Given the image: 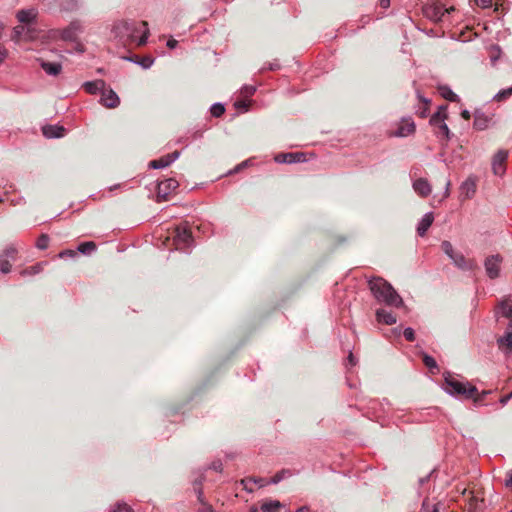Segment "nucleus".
Segmentation results:
<instances>
[{"mask_svg": "<svg viewBox=\"0 0 512 512\" xmlns=\"http://www.w3.org/2000/svg\"><path fill=\"white\" fill-rule=\"evenodd\" d=\"M461 116H462L464 119H466V120H469V119H470V117H471V116H470L469 111H467V110L462 111V112H461Z\"/></svg>", "mask_w": 512, "mask_h": 512, "instance_id": "6e6d98bb", "label": "nucleus"}, {"mask_svg": "<svg viewBox=\"0 0 512 512\" xmlns=\"http://www.w3.org/2000/svg\"><path fill=\"white\" fill-rule=\"evenodd\" d=\"M511 393H512V391H511Z\"/></svg>", "mask_w": 512, "mask_h": 512, "instance_id": "69168bd1", "label": "nucleus"}, {"mask_svg": "<svg viewBox=\"0 0 512 512\" xmlns=\"http://www.w3.org/2000/svg\"><path fill=\"white\" fill-rule=\"evenodd\" d=\"M17 250L14 247H8L6 248L3 253L0 256H3L4 258L8 260L14 261L16 258Z\"/></svg>", "mask_w": 512, "mask_h": 512, "instance_id": "ea45409f", "label": "nucleus"}, {"mask_svg": "<svg viewBox=\"0 0 512 512\" xmlns=\"http://www.w3.org/2000/svg\"><path fill=\"white\" fill-rule=\"evenodd\" d=\"M67 253H69L70 255H74L75 254V252L72 251V250L67 251Z\"/></svg>", "mask_w": 512, "mask_h": 512, "instance_id": "052dcab7", "label": "nucleus"}, {"mask_svg": "<svg viewBox=\"0 0 512 512\" xmlns=\"http://www.w3.org/2000/svg\"><path fill=\"white\" fill-rule=\"evenodd\" d=\"M415 131V124L411 120H403L398 131V135L406 136Z\"/></svg>", "mask_w": 512, "mask_h": 512, "instance_id": "a878e982", "label": "nucleus"}, {"mask_svg": "<svg viewBox=\"0 0 512 512\" xmlns=\"http://www.w3.org/2000/svg\"><path fill=\"white\" fill-rule=\"evenodd\" d=\"M369 288L374 297L388 306L401 307L403 300L393 286L381 277H374L369 281Z\"/></svg>", "mask_w": 512, "mask_h": 512, "instance_id": "f03ea898", "label": "nucleus"}, {"mask_svg": "<svg viewBox=\"0 0 512 512\" xmlns=\"http://www.w3.org/2000/svg\"><path fill=\"white\" fill-rule=\"evenodd\" d=\"M434 221L433 213H427L424 215L417 227V233L419 236H424L427 230L430 228Z\"/></svg>", "mask_w": 512, "mask_h": 512, "instance_id": "a211bd4d", "label": "nucleus"}, {"mask_svg": "<svg viewBox=\"0 0 512 512\" xmlns=\"http://www.w3.org/2000/svg\"><path fill=\"white\" fill-rule=\"evenodd\" d=\"M40 271H41V265L36 264V265H33V266L23 269L21 271V275L22 276L35 275V274H38Z\"/></svg>", "mask_w": 512, "mask_h": 512, "instance_id": "c9c22d12", "label": "nucleus"}, {"mask_svg": "<svg viewBox=\"0 0 512 512\" xmlns=\"http://www.w3.org/2000/svg\"><path fill=\"white\" fill-rule=\"evenodd\" d=\"M179 156L178 151H174L173 153L167 154L159 159H155L149 162V167L153 169H159L169 166L173 161H175Z\"/></svg>", "mask_w": 512, "mask_h": 512, "instance_id": "9b49d317", "label": "nucleus"}, {"mask_svg": "<svg viewBox=\"0 0 512 512\" xmlns=\"http://www.w3.org/2000/svg\"><path fill=\"white\" fill-rule=\"evenodd\" d=\"M100 102L106 108L112 109L120 104V99L113 89L105 87L102 90Z\"/></svg>", "mask_w": 512, "mask_h": 512, "instance_id": "6e6552de", "label": "nucleus"}, {"mask_svg": "<svg viewBox=\"0 0 512 512\" xmlns=\"http://www.w3.org/2000/svg\"><path fill=\"white\" fill-rule=\"evenodd\" d=\"M288 474L290 475V472L289 470H286V469H283L279 472H277L270 480L269 482L270 483H273V484H277L279 483L282 479H284L285 475Z\"/></svg>", "mask_w": 512, "mask_h": 512, "instance_id": "a19ab883", "label": "nucleus"}, {"mask_svg": "<svg viewBox=\"0 0 512 512\" xmlns=\"http://www.w3.org/2000/svg\"><path fill=\"white\" fill-rule=\"evenodd\" d=\"M496 314L501 315L505 318L511 317L512 316V300L505 299L504 301H502L496 311Z\"/></svg>", "mask_w": 512, "mask_h": 512, "instance_id": "5701e85b", "label": "nucleus"}, {"mask_svg": "<svg viewBox=\"0 0 512 512\" xmlns=\"http://www.w3.org/2000/svg\"><path fill=\"white\" fill-rule=\"evenodd\" d=\"M111 512H133V510L126 503H118Z\"/></svg>", "mask_w": 512, "mask_h": 512, "instance_id": "c03bdc74", "label": "nucleus"}, {"mask_svg": "<svg viewBox=\"0 0 512 512\" xmlns=\"http://www.w3.org/2000/svg\"><path fill=\"white\" fill-rule=\"evenodd\" d=\"M413 188L418 195L426 197L431 193V185L424 178H419L413 183Z\"/></svg>", "mask_w": 512, "mask_h": 512, "instance_id": "2eb2a0df", "label": "nucleus"}, {"mask_svg": "<svg viewBox=\"0 0 512 512\" xmlns=\"http://www.w3.org/2000/svg\"><path fill=\"white\" fill-rule=\"evenodd\" d=\"M499 349L504 353L509 354L512 349V331H507L503 337L498 339Z\"/></svg>", "mask_w": 512, "mask_h": 512, "instance_id": "6ab92c4d", "label": "nucleus"}, {"mask_svg": "<svg viewBox=\"0 0 512 512\" xmlns=\"http://www.w3.org/2000/svg\"><path fill=\"white\" fill-rule=\"evenodd\" d=\"M281 507L282 503L278 500H266L261 504L263 512H279Z\"/></svg>", "mask_w": 512, "mask_h": 512, "instance_id": "b1692460", "label": "nucleus"}, {"mask_svg": "<svg viewBox=\"0 0 512 512\" xmlns=\"http://www.w3.org/2000/svg\"><path fill=\"white\" fill-rule=\"evenodd\" d=\"M421 512H439L438 503H434L428 498L424 499Z\"/></svg>", "mask_w": 512, "mask_h": 512, "instance_id": "c756f323", "label": "nucleus"}, {"mask_svg": "<svg viewBox=\"0 0 512 512\" xmlns=\"http://www.w3.org/2000/svg\"><path fill=\"white\" fill-rule=\"evenodd\" d=\"M439 92L443 98L451 102H455L458 100V96L447 86L439 87Z\"/></svg>", "mask_w": 512, "mask_h": 512, "instance_id": "cd10ccee", "label": "nucleus"}, {"mask_svg": "<svg viewBox=\"0 0 512 512\" xmlns=\"http://www.w3.org/2000/svg\"><path fill=\"white\" fill-rule=\"evenodd\" d=\"M177 44H178V42L175 39H169L168 42H167V46L170 49H174L177 46Z\"/></svg>", "mask_w": 512, "mask_h": 512, "instance_id": "603ef678", "label": "nucleus"}, {"mask_svg": "<svg viewBox=\"0 0 512 512\" xmlns=\"http://www.w3.org/2000/svg\"><path fill=\"white\" fill-rule=\"evenodd\" d=\"M178 186V181L173 178L161 181L157 187L158 202L168 200L169 196L177 189Z\"/></svg>", "mask_w": 512, "mask_h": 512, "instance_id": "423d86ee", "label": "nucleus"}, {"mask_svg": "<svg viewBox=\"0 0 512 512\" xmlns=\"http://www.w3.org/2000/svg\"><path fill=\"white\" fill-rule=\"evenodd\" d=\"M446 110V105L440 106L438 111L431 116L430 124L434 127L436 136L447 142L450 139V130L444 122L447 118Z\"/></svg>", "mask_w": 512, "mask_h": 512, "instance_id": "20e7f679", "label": "nucleus"}, {"mask_svg": "<svg viewBox=\"0 0 512 512\" xmlns=\"http://www.w3.org/2000/svg\"><path fill=\"white\" fill-rule=\"evenodd\" d=\"M508 157V152L500 150L493 158V172L495 175L502 176L505 173V163Z\"/></svg>", "mask_w": 512, "mask_h": 512, "instance_id": "1a4fd4ad", "label": "nucleus"}, {"mask_svg": "<svg viewBox=\"0 0 512 512\" xmlns=\"http://www.w3.org/2000/svg\"><path fill=\"white\" fill-rule=\"evenodd\" d=\"M423 362L429 368H436L437 367L435 359L433 357H431V356L424 355Z\"/></svg>", "mask_w": 512, "mask_h": 512, "instance_id": "a18cd8bd", "label": "nucleus"}, {"mask_svg": "<svg viewBox=\"0 0 512 512\" xmlns=\"http://www.w3.org/2000/svg\"><path fill=\"white\" fill-rule=\"evenodd\" d=\"M473 125L477 130H484L488 126V118L484 115H477L475 116Z\"/></svg>", "mask_w": 512, "mask_h": 512, "instance_id": "c85d7f7f", "label": "nucleus"}, {"mask_svg": "<svg viewBox=\"0 0 512 512\" xmlns=\"http://www.w3.org/2000/svg\"><path fill=\"white\" fill-rule=\"evenodd\" d=\"M476 179L474 177H468L460 187V194L464 199H470L476 192Z\"/></svg>", "mask_w": 512, "mask_h": 512, "instance_id": "ddd939ff", "label": "nucleus"}, {"mask_svg": "<svg viewBox=\"0 0 512 512\" xmlns=\"http://www.w3.org/2000/svg\"><path fill=\"white\" fill-rule=\"evenodd\" d=\"M37 16L35 9L19 10L17 12V19L21 23H31Z\"/></svg>", "mask_w": 512, "mask_h": 512, "instance_id": "aec40b11", "label": "nucleus"}, {"mask_svg": "<svg viewBox=\"0 0 512 512\" xmlns=\"http://www.w3.org/2000/svg\"><path fill=\"white\" fill-rule=\"evenodd\" d=\"M0 203H2V199H0Z\"/></svg>", "mask_w": 512, "mask_h": 512, "instance_id": "0e129e2a", "label": "nucleus"}, {"mask_svg": "<svg viewBox=\"0 0 512 512\" xmlns=\"http://www.w3.org/2000/svg\"><path fill=\"white\" fill-rule=\"evenodd\" d=\"M7 55V50L5 47L0 43V63L5 59Z\"/></svg>", "mask_w": 512, "mask_h": 512, "instance_id": "8fccbe9b", "label": "nucleus"}, {"mask_svg": "<svg viewBox=\"0 0 512 512\" xmlns=\"http://www.w3.org/2000/svg\"><path fill=\"white\" fill-rule=\"evenodd\" d=\"M502 262V257L500 255H492L486 258L485 260V270L487 275L494 279L499 276L500 272V263Z\"/></svg>", "mask_w": 512, "mask_h": 512, "instance_id": "0eeeda50", "label": "nucleus"}, {"mask_svg": "<svg viewBox=\"0 0 512 512\" xmlns=\"http://www.w3.org/2000/svg\"><path fill=\"white\" fill-rule=\"evenodd\" d=\"M24 31H25V28L23 26H16V27H14L11 39L13 41H15V42L20 41Z\"/></svg>", "mask_w": 512, "mask_h": 512, "instance_id": "58836bf2", "label": "nucleus"}, {"mask_svg": "<svg viewBox=\"0 0 512 512\" xmlns=\"http://www.w3.org/2000/svg\"><path fill=\"white\" fill-rule=\"evenodd\" d=\"M505 485L507 487H511L512 488V473H508L507 474V478L505 480Z\"/></svg>", "mask_w": 512, "mask_h": 512, "instance_id": "864d4df0", "label": "nucleus"}, {"mask_svg": "<svg viewBox=\"0 0 512 512\" xmlns=\"http://www.w3.org/2000/svg\"><path fill=\"white\" fill-rule=\"evenodd\" d=\"M445 384V390L452 395H461L466 398H472L477 393L475 386L462 383L453 377H447L445 379Z\"/></svg>", "mask_w": 512, "mask_h": 512, "instance_id": "39448f33", "label": "nucleus"}, {"mask_svg": "<svg viewBox=\"0 0 512 512\" xmlns=\"http://www.w3.org/2000/svg\"><path fill=\"white\" fill-rule=\"evenodd\" d=\"M296 512H311V510L308 507L303 506L300 507Z\"/></svg>", "mask_w": 512, "mask_h": 512, "instance_id": "4d7b16f0", "label": "nucleus"}, {"mask_svg": "<svg viewBox=\"0 0 512 512\" xmlns=\"http://www.w3.org/2000/svg\"><path fill=\"white\" fill-rule=\"evenodd\" d=\"M249 105H250V101L248 99H246V98L240 99V100H236L235 103H234L235 108L237 110H241V111H247Z\"/></svg>", "mask_w": 512, "mask_h": 512, "instance_id": "79ce46f5", "label": "nucleus"}, {"mask_svg": "<svg viewBox=\"0 0 512 512\" xmlns=\"http://www.w3.org/2000/svg\"><path fill=\"white\" fill-rule=\"evenodd\" d=\"M452 10H454L453 7L444 9L441 4L435 3L425 9V14L434 21H441L445 13H450Z\"/></svg>", "mask_w": 512, "mask_h": 512, "instance_id": "9d476101", "label": "nucleus"}, {"mask_svg": "<svg viewBox=\"0 0 512 512\" xmlns=\"http://www.w3.org/2000/svg\"><path fill=\"white\" fill-rule=\"evenodd\" d=\"M198 512H214L211 505L202 502L201 507L198 509Z\"/></svg>", "mask_w": 512, "mask_h": 512, "instance_id": "09e8293b", "label": "nucleus"}, {"mask_svg": "<svg viewBox=\"0 0 512 512\" xmlns=\"http://www.w3.org/2000/svg\"><path fill=\"white\" fill-rule=\"evenodd\" d=\"M403 335H404L405 339L409 342H412L415 340V333L412 328H406L403 332Z\"/></svg>", "mask_w": 512, "mask_h": 512, "instance_id": "49530a36", "label": "nucleus"}, {"mask_svg": "<svg viewBox=\"0 0 512 512\" xmlns=\"http://www.w3.org/2000/svg\"><path fill=\"white\" fill-rule=\"evenodd\" d=\"M348 360H349V362L351 363V365H354V364H355V362H354V357H353V354H352V353H350V354H349Z\"/></svg>", "mask_w": 512, "mask_h": 512, "instance_id": "13d9d810", "label": "nucleus"}, {"mask_svg": "<svg viewBox=\"0 0 512 512\" xmlns=\"http://www.w3.org/2000/svg\"><path fill=\"white\" fill-rule=\"evenodd\" d=\"M376 319L379 323H383L386 325H392L396 323V316L385 309H378L376 311Z\"/></svg>", "mask_w": 512, "mask_h": 512, "instance_id": "dca6fc26", "label": "nucleus"}, {"mask_svg": "<svg viewBox=\"0 0 512 512\" xmlns=\"http://www.w3.org/2000/svg\"><path fill=\"white\" fill-rule=\"evenodd\" d=\"M48 245H49V236L47 234H41L36 241L37 248L44 250V249L48 248Z\"/></svg>", "mask_w": 512, "mask_h": 512, "instance_id": "f704fd0d", "label": "nucleus"}, {"mask_svg": "<svg viewBox=\"0 0 512 512\" xmlns=\"http://www.w3.org/2000/svg\"><path fill=\"white\" fill-rule=\"evenodd\" d=\"M0 271L4 274H7L11 271V263L10 260L0 256Z\"/></svg>", "mask_w": 512, "mask_h": 512, "instance_id": "4c0bfd02", "label": "nucleus"}, {"mask_svg": "<svg viewBox=\"0 0 512 512\" xmlns=\"http://www.w3.org/2000/svg\"><path fill=\"white\" fill-rule=\"evenodd\" d=\"M254 483H248V487H254Z\"/></svg>", "mask_w": 512, "mask_h": 512, "instance_id": "e2e57ef3", "label": "nucleus"}, {"mask_svg": "<svg viewBox=\"0 0 512 512\" xmlns=\"http://www.w3.org/2000/svg\"><path fill=\"white\" fill-rule=\"evenodd\" d=\"M248 483H254V484H258L260 487H263L267 484H269L270 482L269 481H266L265 479L263 478H257V477H248V478H245V479H242L241 480V484L243 485L244 489L248 492H253L254 491V487H248Z\"/></svg>", "mask_w": 512, "mask_h": 512, "instance_id": "4be33fe9", "label": "nucleus"}, {"mask_svg": "<svg viewBox=\"0 0 512 512\" xmlns=\"http://www.w3.org/2000/svg\"><path fill=\"white\" fill-rule=\"evenodd\" d=\"M274 160L278 163L303 162L305 161V154L302 152L280 153L275 156Z\"/></svg>", "mask_w": 512, "mask_h": 512, "instance_id": "f8f14e48", "label": "nucleus"}, {"mask_svg": "<svg viewBox=\"0 0 512 512\" xmlns=\"http://www.w3.org/2000/svg\"><path fill=\"white\" fill-rule=\"evenodd\" d=\"M210 112L214 117H220L224 114L225 107L220 103H216L212 105Z\"/></svg>", "mask_w": 512, "mask_h": 512, "instance_id": "e433bc0d", "label": "nucleus"}, {"mask_svg": "<svg viewBox=\"0 0 512 512\" xmlns=\"http://www.w3.org/2000/svg\"><path fill=\"white\" fill-rule=\"evenodd\" d=\"M511 96H512V87H509L507 89H503V90L499 91L495 95L494 100L497 101V102H502V101H505L506 99H508Z\"/></svg>", "mask_w": 512, "mask_h": 512, "instance_id": "2f4dec72", "label": "nucleus"}, {"mask_svg": "<svg viewBox=\"0 0 512 512\" xmlns=\"http://www.w3.org/2000/svg\"><path fill=\"white\" fill-rule=\"evenodd\" d=\"M419 99H420V106L417 109L416 113L421 118H426L428 116V112H429V108H430V101L423 97H419Z\"/></svg>", "mask_w": 512, "mask_h": 512, "instance_id": "bb28decb", "label": "nucleus"}, {"mask_svg": "<svg viewBox=\"0 0 512 512\" xmlns=\"http://www.w3.org/2000/svg\"><path fill=\"white\" fill-rule=\"evenodd\" d=\"M441 249L450 259L458 253L454 251L453 246L449 241H443L441 243Z\"/></svg>", "mask_w": 512, "mask_h": 512, "instance_id": "473e14b6", "label": "nucleus"}, {"mask_svg": "<svg viewBox=\"0 0 512 512\" xmlns=\"http://www.w3.org/2000/svg\"><path fill=\"white\" fill-rule=\"evenodd\" d=\"M469 495L470 496H469L468 502L465 506V509L468 512H475L478 509L479 500L476 496L472 495L471 492L469 493Z\"/></svg>", "mask_w": 512, "mask_h": 512, "instance_id": "7c9ffc66", "label": "nucleus"}, {"mask_svg": "<svg viewBox=\"0 0 512 512\" xmlns=\"http://www.w3.org/2000/svg\"><path fill=\"white\" fill-rule=\"evenodd\" d=\"M96 249V244L92 241L81 243L78 247V250L83 253H90Z\"/></svg>", "mask_w": 512, "mask_h": 512, "instance_id": "72a5a7b5", "label": "nucleus"}, {"mask_svg": "<svg viewBox=\"0 0 512 512\" xmlns=\"http://www.w3.org/2000/svg\"><path fill=\"white\" fill-rule=\"evenodd\" d=\"M451 260L455 266L464 271L473 270L477 266L474 260L467 259L462 253H457Z\"/></svg>", "mask_w": 512, "mask_h": 512, "instance_id": "4468645a", "label": "nucleus"}, {"mask_svg": "<svg viewBox=\"0 0 512 512\" xmlns=\"http://www.w3.org/2000/svg\"><path fill=\"white\" fill-rule=\"evenodd\" d=\"M41 67L47 74L53 75V76L58 75L62 68L59 63H52V62H46V61H42Z\"/></svg>", "mask_w": 512, "mask_h": 512, "instance_id": "393cba45", "label": "nucleus"}, {"mask_svg": "<svg viewBox=\"0 0 512 512\" xmlns=\"http://www.w3.org/2000/svg\"><path fill=\"white\" fill-rule=\"evenodd\" d=\"M446 186H447V188H446V192H445V197H447V196L449 195V186H450V181H447V182H446Z\"/></svg>", "mask_w": 512, "mask_h": 512, "instance_id": "bf43d9fd", "label": "nucleus"}, {"mask_svg": "<svg viewBox=\"0 0 512 512\" xmlns=\"http://www.w3.org/2000/svg\"><path fill=\"white\" fill-rule=\"evenodd\" d=\"M256 89L254 86H244L241 91H240V94L244 97V98H249L250 96H252L254 93H255Z\"/></svg>", "mask_w": 512, "mask_h": 512, "instance_id": "37998d69", "label": "nucleus"}, {"mask_svg": "<svg viewBox=\"0 0 512 512\" xmlns=\"http://www.w3.org/2000/svg\"><path fill=\"white\" fill-rule=\"evenodd\" d=\"M511 398H512V393H509V394H507V395L503 396V397L500 399V403H501L502 405H506V404H507V402H508Z\"/></svg>", "mask_w": 512, "mask_h": 512, "instance_id": "3c124183", "label": "nucleus"}, {"mask_svg": "<svg viewBox=\"0 0 512 512\" xmlns=\"http://www.w3.org/2000/svg\"><path fill=\"white\" fill-rule=\"evenodd\" d=\"M379 5L386 9L390 6V0H379Z\"/></svg>", "mask_w": 512, "mask_h": 512, "instance_id": "5fc2aeb1", "label": "nucleus"}, {"mask_svg": "<svg viewBox=\"0 0 512 512\" xmlns=\"http://www.w3.org/2000/svg\"><path fill=\"white\" fill-rule=\"evenodd\" d=\"M42 131L44 136L47 138H60L63 137L65 133V129L63 127L53 125L44 126Z\"/></svg>", "mask_w": 512, "mask_h": 512, "instance_id": "f3484780", "label": "nucleus"}, {"mask_svg": "<svg viewBox=\"0 0 512 512\" xmlns=\"http://www.w3.org/2000/svg\"><path fill=\"white\" fill-rule=\"evenodd\" d=\"M170 239L177 250H184L190 247L193 242L192 232L187 225L175 227L168 237V240Z\"/></svg>", "mask_w": 512, "mask_h": 512, "instance_id": "7ed1b4c3", "label": "nucleus"}, {"mask_svg": "<svg viewBox=\"0 0 512 512\" xmlns=\"http://www.w3.org/2000/svg\"><path fill=\"white\" fill-rule=\"evenodd\" d=\"M106 86L104 80H95L91 82H86L83 84L85 91L89 94H96L97 91H102Z\"/></svg>", "mask_w": 512, "mask_h": 512, "instance_id": "412c9836", "label": "nucleus"}, {"mask_svg": "<svg viewBox=\"0 0 512 512\" xmlns=\"http://www.w3.org/2000/svg\"><path fill=\"white\" fill-rule=\"evenodd\" d=\"M475 3L481 8H487L492 5V0H475Z\"/></svg>", "mask_w": 512, "mask_h": 512, "instance_id": "de8ad7c7", "label": "nucleus"}, {"mask_svg": "<svg viewBox=\"0 0 512 512\" xmlns=\"http://www.w3.org/2000/svg\"><path fill=\"white\" fill-rule=\"evenodd\" d=\"M214 468H215L216 470H220V469H221V465H218V466H216V465H215V466H214Z\"/></svg>", "mask_w": 512, "mask_h": 512, "instance_id": "680f3d73", "label": "nucleus"}, {"mask_svg": "<svg viewBox=\"0 0 512 512\" xmlns=\"http://www.w3.org/2000/svg\"><path fill=\"white\" fill-rule=\"evenodd\" d=\"M147 25L145 21L124 20L115 25L114 31L123 45L136 44L141 46L146 43L148 38Z\"/></svg>", "mask_w": 512, "mask_h": 512, "instance_id": "f257e3e1", "label": "nucleus"}]
</instances>
